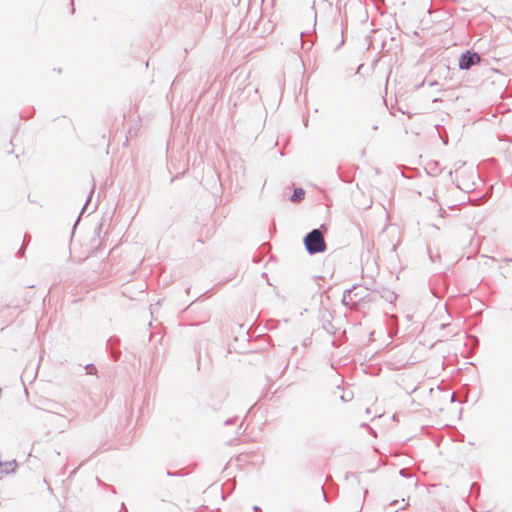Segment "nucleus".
<instances>
[{
  "instance_id": "2",
  "label": "nucleus",
  "mask_w": 512,
  "mask_h": 512,
  "mask_svg": "<svg viewBox=\"0 0 512 512\" xmlns=\"http://www.w3.org/2000/svg\"><path fill=\"white\" fill-rule=\"evenodd\" d=\"M395 383L400 389L407 393H412L418 388L416 380L409 374L398 375Z\"/></svg>"
},
{
  "instance_id": "5",
  "label": "nucleus",
  "mask_w": 512,
  "mask_h": 512,
  "mask_svg": "<svg viewBox=\"0 0 512 512\" xmlns=\"http://www.w3.org/2000/svg\"><path fill=\"white\" fill-rule=\"evenodd\" d=\"M271 31H273V27L268 29L267 34L270 33Z\"/></svg>"
},
{
  "instance_id": "3",
  "label": "nucleus",
  "mask_w": 512,
  "mask_h": 512,
  "mask_svg": "<svg viewBox=\"0 0 512 512\" xmlns=\"http://www.w3.org/2000/svg\"><path fill=\"white\" fill-rule=\"evenodd\" d=\"M480 60L481 58L476 52L467 51L461 55L458 66L461 70H468L472 66L478 64Z\"/></svg>"
},
{
  "instance_id": "1",
  "label": "nucleus",
  "mask_w": 512,
  "mask_h": 512,
  "mask_svg": "<svg viewBox=\"0 0 512 512\" xmlns=\"http://www.w3.org/2000/svg\"><path fill=\"white\" fill-rule=\"evenodd\" d=\"M304 245L310 254L322 253L327 248L324 236L318 229L312 230L305 236Z\"/></svg>"
},
{
  "instance_id": "4",
  "label": "nucleus",
  "mask_w": 512,
  "mask_h": 512,
  "mask_svg": "<svg viewBox=\"0 0 512 512\" xmlns=\"http://www.w3.org/2000/svg\"><path fill=\"white\" fill-rule=\"evenodd\" d=\"M304 195H305L304 190L301 189V188H297V189L294 190V193H293V195L291 197V200L293 202H299V201H301L304 198Z\"/></svg>"
}]
</instances>
